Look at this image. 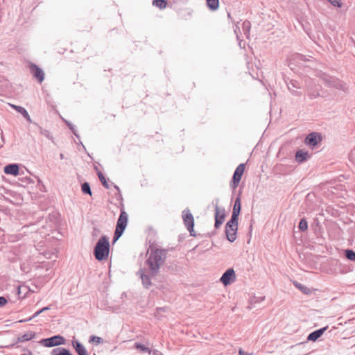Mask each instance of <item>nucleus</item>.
Instances as JSON below:
<instances>
[{
    "instance_id": "obj_32",
    "label": "nucleus",
    "mask_w": 355,
    "mask_h": 355,
    "mask_svg": "<svg viewBox=\"0 0 355 355\" xmlns=\"http://www.w3.org/2000/svg\"><path fill=\"white\" fill-rule=\"evenodd\" d=\"M166 266L168 270L171 272H175L178 271V266L175 262L166 263Z\"/></svg>"
},
{
    "instance_id": "obj_15",
    "label": "nucleus",
    "mask_w": 355,
    "mask_h": 355,
    "mask_svg": "<svg viewBox=\"0 0 355 355\" xmlns=\"http://www.w3.org/2000/svg\"><path fill=\"white\" fill-rule=\"evenodd\" d=\"M328 326H325L324 327L320 328L318 329H316L312 332H311L307 338V341H312L315 342L317 341L323 334L327 330Z\"/></svg>"
},
{
    "instance_id": "obj_8",
    "label": "nucleus",
    "mask_w": 355,
    "mask_h": 355,
    "mask_svg": "<svg viewBox=\"0 0 355 355\" xmlns=\"http://www.w3.org/2000/svg\"><path fill=\"white\" fill-rule=\"evenodd\" d=\"M137 275L141 278L142 286L146 289H148L152 286V280L157 276L152 275L146 268H140Z\"/></svg>"
},
{
    "instance_id": "obj_22",
    "label": "nucleus",
    "mask_w": 355,
    "mask_h": 355,
    "mask_svg": "<svg viewBox=\"0 0 355 355\" xmlns=\"http://www.w3.org/2000/svg\"><path fill=\"white\" fill-rule=\"evenodd\" d=\"M88 342L90 344L96 346L103 344L105 343L104 340L101 337L97 336L96 335H91L89 337Z\"/></svg>"
},
{
    "instance_id": "obj_26",
    "label": "nucleus",
    "mask_w": 355,
    "mask_h": 355,
    "mask_svg": "<svg viewBox=\"0 0 355 355\" xmlns=\"http://www.w3.org/2000/svg\"><path fill=\"white\" fill-rule=\"evenodd\" d=\"M294 285L297 288H298L300 291H301L304 294L309 295V294L311 293V291L309 288L306 287V286H304L300 283L295 282L294 283Z\"/></svg>"
},
{
    "instance_id": "obj_10",
    "label": "nucleus",
    "mask_w": 355,
    "mask_h": 355,
    "mask_svg": "<svg viewBox=\"0 0 355 355\" xmlns=\"http://www.w3.org/2000/svg\"><path fill=\"white\" fill-rule=\"evenodd\" d=\"M245 164H244V163L240 164L236 168V169L234 172V174L232 175L231 182H230V186L233 189H235L239 186V182H241L242 176L243 175V173L245 171Z\"/></svg>"
},
{
    "instance_id": "obj_11",
    "label": "nucleus",
    "mask_w": 355,
    "mask_h": 355,
    "mask_svg": "<svg viewBox=\"0 0 355 355\" xmlns=\"http://www.w3.org/2000/svg\"><path fill=\"white\" fill-rule=\"evenodd\" d=\"M29 70L33 77L37 80L39 83H42L44 80V72L43 69L34 63H30Z\"/></svg>"
},
{
    "instance_id": "obj_47",
    "label": "nucleus",
    "mask_w": 355,
    "mask_h": 355,
    "mask_svg": "<svg viewBox=\"0 0 355 355\" xmlns=\"http://www.w3.org/2000/svg\"><path fill=\"white\" fill-rule=\"evenodd\" d=\"M60 156V158H61V159H63V158H64V155H63V154H62V153H61Z\"/></svg>"
},
{
    "instance_id": "obj_36",
    "label": "nucleus",
    "mask_w": 355,
    "mask_h": 355,
    "mask_svg": "<svg viewBox=\"0 0 355 355\" xmlns=\"http://www.w3.org/2000/svg\"><path fill=\"white\" fill-rule=\"evenodd\" d=\"M348 157L349 160L355 165V148L350 151Z\"/></svg>"
},
{
    "instance_id": "obj_37",
    "label": "nucleus",
    "mask_w": 355,
    "mask_h": 355,
    "mask_svg": "<svg viewBox=\"0 0 355 355\" xmlns=\"http://www.w3.org/2000/svg\"><path fill=\"white\" fill-rule=\"evenodd\" d=\"M308 95L311 98H315L320 96L319 92L315 90H313V91L310 90L308 93Z\"/></svg>"
},
{
    "instance_id": "obj_18",
    "label": "nucleus",
    "mask_w": 355,
    "mask_h": 355,
    "mask_svg": "<svg viewBox=\"0 0 355 355\" xmlns=\"http://www.w3.org/2000/svg\"><path fill=\"white\" fill-rule=\"evenodd\" d=\"M286 84L288 90L293 95L297 96H300L302 95V93L294 89V88H300V83L297 80H290L288 83H286Z\"/></svg>"
},
{
    "instance_id": "obj_24",
    "label": "nucleus",
    "mask_w": 355,
    "mask_h": 355,
    "mask_svg": "<svg viewBox=\"0 0 355 355\" xmlns=\"http://www.w3.org/2000/svg\"><path fill=\"white\" fill-rule=\"evenodd\" d=\"M167 0H153V6L160 10L164 9L167 6Z\"/></svg>"
},
{
    "instance_id": "obj_12",
    "label": "nucleus",
    "mask_w": 355,
    "mask_h": 355,
    "mask_svg": "<svg viewBox=\"0 0 355 355\" xmlns=\"http://www.w3.org/2000/svg\"><path fill=\"white\" fill-rule=\"evenodd\" d=\"M236 279L235 271L232 268L227 269L220 278V282L224 286H228Z\"/></svg>"
},
{
    "instance_id": "obj_19",
    "label": "nucleus",
    "mask_w": 355,
    "mask_h": 355,
    "mask_svg": "<svg viewBox=\"0 0 355 355\" xmlns=\"http://www.w3.org/2000/svg\"><path fill=\"white\" fill-rule=\"evenodd\" d=\"M10 106L16 110L17 112L20 113L23 117L30 123H33V121L30 117V115L27 110L21 106L16 105H10Z\"/></svg>"
},
{
    "instance_id": "obj_30",
    "label": "nucleus",
    "mask_w": 355,
    "mask_h": 355,
    "mask_svg": "<svg viewBox=\"0 0 355 355\" xmlns=\"http://www.w3.org/2000/svg\"><path fill=\"white\" fill-rule=\"evenodd\" d=\"M250 27H251V24L249 21L245 20L243 22L242 29H243L244 35L246 37H248L250 35Z\"/></svg>"
},
{
    "instance_id": "obj_2",
    "label": "nucleus",
    "mask_w": 355,
    "mask_h": 355,
    "mask_svg": "<svg viewBox=\"0 0 355 355\" xmlns=\"http://www.w3.org/2000/svg\"><path fill=\"white\" fill-rule=\"evenodd\" d=\"M241 210V193L236 198L230 219L227 222L225 227L226 239L231 243L236 239L238 222Z\"/></svg>"
},
{
    "instance_id": "obj_43",
    "label": "nucleus",
    "mask_w": 355,
    "mask_h": 355,
    "mask_svg": "<svg viewBox=\"0 0 355 355\" xmlns=\"http://www.w3.org/2000/svg\"><path fill=\"white\" fill-rule=\"evenodd\" d=\"M151 353L154 355H162V353L157 349L152 350Z\"/></svg>"
},
{
    "instance_id": "obj_44",
    "label": "nucleus",
    "mask_w": 355,
    "mask_h": 355,
    "mask_svg": "<svg viewBox=\"0 0 355 355\" xmlns=\"http://www.w3.org/2000/svg\"><path fill=\"white\" fill-rule=\"evenodd\" d=\"M50 309H51L50 306H44V307L40 309V310H41L42 313H43L44 311H46L49 310Z\"/></svg>"
},
{
    "instance_id": "obj_20",
    "label": "nucleus",
    "mask_w": 355,
    "mask_h": 355,
    "mask_svg": "<svg viewBox=\"0 0 355 355\" xmlns=\"http://www.w3.org/2000/svg\"><path fill=\"white\" fill-rule=\"evenodd\" d=\"M51 355H73L71 351L64 347H56L51 352Z\"/></svg>"
},
{
    "instance_id": "obj_5",
    "label": "nucleus",
    "mask_w": 355,
    "mask_h": 355,
    "mask_svg": "<svg viewBox=\"0 0 355 355\" xmlns=\"http://www.w3.org/2000/svg\"><path fill=\"white\" fill-rule=\"evenodd\" d=\"M318 77L324 83V84H325L326 86L329 87H334L344 92L347 88L346 84L343 81L334 76H331L326 73L320 72Z\"/></svg>"
},
{
    "instance_id": "obj_23",
    "label": "nucleus",
    "mask_w": 355,
    "mask_h": 355,
    "mask_svg": "<svg viewBox=\"0 0 355 355\" xmlns=\"http://www.w3.org/2000/svg\"><path fill=\"white\" fill-rule=\"evenodd\" d=\"M207 8L211 11H216L219 8V0H206Z\"/></svg>"
},
{
    "instance_id": "obj_31",
    "label": "nucleus",
    "mask_w": 355,
    "mask_h": 355,
    "mask_svg": "<svg viewBox=\"0 0 355 355\" xmlns=\"http://www.w3.org/2000/svg\"><path fill=\"white\" fill-rule=\"evenodd\" d=\"M298 229L301 232H305L308 229V222L305 218H302L300 219L298 224Z\"/></svg>"
},
{
    "instance_id": "obj_34",
    "label": "nucleus",
    "mask_w": 355,
    "mask_h": 355,
    "mask_svg": "<svg viewBox=\"0 0 355 355\" xmlns=\"http://www.w3.org/2000/svg\"><path fill=\"white\" fill-rule=\"evenodd\" d=\"M333 6L340 8L342 6V2L340 0H327Z\"/></svg>"
},
{
    "instance_id": "obj_16",
    "label": "nucleus",
    "mask_w": 355,
    "mask_h": 355,
    "mask_svg": "<svg viewBox=\"0 0 355 355\" xmlns=\"http://www.w3.org/2000/svg\"><path fill=\"white\" fill-rule=\"evenodd\" d=\"M71 345L78 355H89L85 347L78 339L73 338Z\"/></svg>"
},
{
    "instance_id": "obj_35",
    "label": "nucleus",
    "mask_w": 355,
    "mask_h": 355,
    "mask_svg": "<svg viewBox=\"0 0 355 355\" xmlns=\"http://www.w3.org/2000/svg\"><path fill=\"white\" fill-rule=\"evenodd\" d=\"M42 313V311L40 309H39L38 311H37L31 317L27 318V319H25V320H21L19 321V322H27V321H31L33 318L38 316L40 314Z\"/></svg>"
},
{
    "instance_id": "obj_3",
    "label": "nucleus",
    "mask_w": 355,
    "mask_h": 355,
    "mask_svg": "<svg viewBox=\"0 0 355 355\" xmlns=\"http://www.w3.org/2000/svg\"><path fill=\"white\" fill-rule=\"evenodd\" d=\"M110 245L109 237L102 235L96 243L94 249V256L98 261H104L108 258Z\"/></svg>"
},
{
    "instance_id": "obj_29",
    "label": "nucleus",
    "mask_w": 355,
    "mask_h": 355,
    "mask_svg": "<svg viewBox=\"0 0 355 355\" xmlns=\"http://www.w3.org/2000/svg\"><path fill=\"white\" fill-rule=\"evenodd\" d=\"M134 348L136 349L141 350L143 352H148V354H151L152 352L150 349L146 347L144 344L141 343H135L134 344Z\"/></svg>"
},
{
    "instance_id": "obj_1",
    "label": "nucleus",
    "mask_w": 355,
    "mask_h": 355,
    "mask_svg": "<svg viewBox=\"0 0 355 355\" xmlns=\"http://www.w3.org/2000/svg\"><path fill=\"white\" fill-rule=\"evenodd\" d=\"M149 255L146 260L148 272L152 275H157L161 266L165 263L168 250L158 248L154 245L149 246Z\"/></svg>"
},
{
    "instance_id": "obj_41",
    "label": "nucleus",
    "mask_w": 355,
    "mask_h": 355,
    "mask_svg": "<svg viewBox=\"0 0 355 355\" xmlns=\"http://www.w3.org/2000/svg\"><path fill=\"white\" fill-rule=\"evenodd\" d=\"M4 144V138L3 135V131L0 130V148L3 146Z\"/></svg>"
},
{
    "instance_id": "obj_27",
    "label": "nucleus",
    "mask_w": 355,
    "mask_h": 355,
    "mask_svg": "<svg viewBox=\"0 0 355 355\" xmlns=\"http://www.w3.org/2000/svg\"><path fill=\"white\" fill-rule=\"evenodd\" d=\"M81 191L84 194L92 196V189L89 182H85L81 184Z\"/></svg>"
},
{
    "instance_id": "obj_25",
    "label": "nucleus",
    "mask_w": 355,
    "mask_h": 355,
    "mask_svg": "<svg viewBox=\"0 0 355 355\" xmlns=\"http://www.w3.org/2000/svg\"><path fill=\"white\" fill-rule=\"evenodd\" d=\"M97 175H98V178L100 182H101L102 185L105 189H109L110 185L107 182V180L106 179V178L103 175V173L101 171H97Z\"/></svg>"
},
{
    "instance_id": "obj_48",
    "label": "nucleus",
    "mask_w": 355,
    "mask_h": 355,
    "mask_svg": "<svg viewBox=\"0 0 355 355\" xmlns=\"http://www.w3.org/2000/svg\"><path fill=\"white\" fill-rule=\"evenodd\" d=\"M80 144L83 146V148L85 149V146H83V144H82V142L80 141Z\"/></svg>"
},
{
    "instance_id": "obj_42",
    "label": "nucleus",
    "mask_w": 355,
    "mask_h": 355,
    "mask_svg": "<svg viewBox=\"0 0 355 355\" xmlns=\"http://www.w3.org/2000/svg\"><path fill=\"white\" fill-rule=\"evenodd\" d=\"M239 355H250L248 353H247L246 352H245L243 349H240L239 350Z\"/></svg>"
},
{
    "instance_id": "obj_33",
    "label": "nucleus",
    "mask_w": 355,
    "mask_h": 355,
    "mask_svg": "<svg viewBox=\"0 0 355 355\" xmlns=\"http://www.w3.org/2000/svg\"><path fill=\"white\" fill-rule=\"evenodd\" d=\"M33 123L34 125H35L39 128V130H40V132L42 135L45 136V137H49L50 132H49V130H45V129H43L42 127L39 126V125H38V124H37V123H35V122H34V123Z\"/></svg>"
},
{
    "instance_id": "obj_13",
    "label": "nucleus",
    "mask_w": 355,
    "mask_h": 355,
    "mask_svg": "<svg viewBox=\"0 0 355 355\" xmlns=\"http://www.w3.org/2000/svg\"><path fill=\"white\" fill-rule=\"evenodd\" d=\"M218 200H216V202L215 205V214H214V218H215V223L214 227L216 229H218L220 227V225L223 224L225 220V209H220L218 206Z\"/></svg>"
},
{
    "instance_id": "obj_38",
    "label": "nucleus",
    "mask_w": 355,
    "mask_h": 355,
    "mask_svg": "<svg viewBox=\"0 0 355 355\" xmlns=\"http://www.w3.org/2000/svg\"><path fill=\"white\" fill-rule=\"evenodd\" d=\"M112 184L113 185L114 188L117 191V193L116 194V196L118 199H123L122 198V195H121V190L119 189V187L116 185V184H114V183H112Z\"/></svg>"
},
{
    "instance_id": "obj_46",
    "label": "nucleus",
    "mask_w": 355,
    "mask_h": 355,
    "mask_svg": "<svg viewBox=\"0 0 355 355\" xmlns=\"http://www.w3.org/2000/svg\"><path fill=\"white\" fill-rule=\"evenodd\" d=\"M37 182H38L39 185H41V187H44L43 183H42V180L40 179H39V178L37 179Z\"/></svg>"
},
{
    "instance_id": "obj_45",
    "label": "nucleus",
    "mask_w": 355,
    "mask_h": 355,
    "mask_svg": "<svg viewBox=\"0 0 355 355\" xmlns=\"http://www.w3.org/2000/svg\"><path fill=\"white\" fill-rule=\"evenodd\" d=\"M73 134L76 136V138L80 139L79 135L77 133L76 130H75V132H72Z\"/></svg>"
},
{
    "instance_id": "obj_7",
    "label": "nucleus",
    "mask_w": 355,
    "mask_h": 355,
    "mask_svg": "<svg viewBox=\"0 0 355 355\" xmlns=\"http://www.w3.org/2000/svg\"><path fill=\"white\" fill-rule=\"evenodd\" d=\"M322 141V135L320 132H312L308 134L304 141V144L309 148L313 149Z\"/></svg>"
},
{
    "instance_id": "obj_14",
    "label": "nucleus",
    "mask_w": 355,
    "mask_h": 355,
    "mask_svg": "<svg viewBox=\"0 0 355 355\" xmlns=\"http://www.w3.org/2000/svg\"><path fill=\"white\" fill-rule=\"evenodd\" d=\"M310 157L311 155L307 150L304 149H298L295 153V160L298 164H302L309 160Z\"/></svg>"
},
{
    "instance_id": "obj_28",
    "label": "nucleus",
    "mask_w": 355,
    "mask_h": 355,
    "mask_svg": "<svg viewBox=\"0 0 355 355\" xmlns=\"http://www.w3.org/2000/svg\"><path fill=\"white\" fill-rule=\"evenodd\" d=\"M344 254L345 257L351 261L355 262V251L352 249H346L344 251Z\"/></svg>"
},
{
    "instance_id": "obj_6",
    "label": "nucleus",
    "mask_w": 355,
    "mask_h": 355,
    "mask_svg": "<svg viewBox=\"0 0 355 355\" xmlns=\"http://www.w3.org/2000/svg\"><path fill=\"white\" fill-rule=\"evenodd\" d=\"M39 343L45 347H53L66 344V339L64 336L57 334L46 338H42Z\"/></svg>"
},
{
    "instance_id": "obj_39",
    "label": "nucleus",
    "mask_w": 355,
    "mask_h": 355,
    "mask_svg": "<svg viewBox=\"0 0 355 355\" xmlns=\"http://www.w3.org/2000/svg\"><path fill=\"white\" fill-rule=\"evenodd\" d=\"M7 303L8 300L3 296H0V308L5 306Z\"/></svg>"
},
{
    "instance_id": "obj_40",
    "label": "nucleus",
    "mask_w": 355,
    "mask_h": 355,
    "mask_svg": "<svg viewBox=\"0 0 355 355\" xmlns=\"http://www.w3.org/2000/svg\"><path fill=\"white\" fill-rule=\"evenodd\" d=\"M64 121H65L66 125L71 130V132H75V130H76L75 125H73L71 122H69L68 121L64 120Z\"/></svg>"
},
{
    "instance_id": "obj_17",
    "label": "nucleus",
    "mask_w": 355,
    "mask_h": 355,
    "mask_svg": "<svg viewBox=\"0 0 355 355\" xmlns=\"http://www.w3.org/2000/svg\"><path fill=\"white\" fill-rule=\"evenodd\" d=\"M3 172L6 175L17 176L19 174V164L15 163L6 164L3 168Z\"/></svg>"
},
{
    "instance_id": "obj_4",
    "label": "nucleus",
    "mask_w": 355,
    "mask_h": 355,
    "mask_svg": "<svg viewBox=\"0 0 355 355\" xmlns=\"http://www.w3.org/2000/svg\"><path fill=\"white\" fill-rule=\"evenodd\" d=\"M128 220V216L124 209L123 204H121L120 215L116 222V229L114 233L113 242L116 241L123 234Z\"/></svg>"
},
{
    "instance_id": "obj_9",
    "label": "nucleus",
    "mask_w": 355,
    "mask_h": 355,
    "mask_svg": "<svg viewBox=\"0 0 355 355\" xmlns=\"http://www.w3.org/2000/svg\"><path fill=\"white\" fill-rule=\"evenodd\" d=\"M182 219L185 227L190 233V235L196 237V234L194 230V218L189 209H185L182 211Z\"/></svg>"
},
{
    "instance_id": "obj_21",
    "label": "nucleus",
    "mask_w": 355,
    "mask_h": 355,
    "mask_svg": "<svg viewBox=\"0 0 355 355\" xmlns=\"http://www.w3.org/2000/svg\"><path fill=\"white\" fill-rule=\"evenodd\" d=\"M35 337V333L30 331L28 333L21 335L18 337L17 341L19 343H24L33 339Z\"/></svg>"
}]
</instances>
